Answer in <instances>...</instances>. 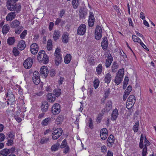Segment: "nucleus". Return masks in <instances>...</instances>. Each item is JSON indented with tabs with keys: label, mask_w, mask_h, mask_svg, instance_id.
Masks as SVG:
<instances>
[{
	"label": "nucleus",
	"mask_w": 156,
	"mask_h": 156,
	"mask_svg": "<svg viewBox=\"0 0 156 156\" xmlns=\"http://www.w3.org/2000/svg\"><path fill=\"white\" fill-rule=\"evenodd\" d=\"M6 6L9 10L11 11H16L17 13L20 12L21 8L20 5L16 4V2L12 0H8Z\"/></svg>",
	"instance_id": "f257e3e1"
},
{
	"label": "nucleus",
	"mask_w": 156,
	"mask_h": 156,
	"mask_svg": "<svg viewBox=\"0 0 156 156\" xmlns=\"http://www.w3.org/2000/svg\"><path fill=\"white\" fill-rule=\"evenodd\" d=\"M37 60L39 62L43 61V63L46 64L49 62V58L48 55H46L45 52L44 51L41 50L38 53L37 56Z\"/></svg>",
	"instance_id": "f03ea898"
},
{
	"label": "nucleus",
	"mask_w": 156,
	"mask_h": 156,
	"mask_svg": "<svg viewBox=\"0 0 156 156\" xmlns=\"http://www.w3.org/2000/svg\"><path fill=\"white\" fill-rule=\"evenodd\" d=\"M124 69L123 68L120 69L116 73L114 80V82L117 85H119L122 82L124 75Z\"/></svg>",
	"instance_id": "7ed1b4c3"
},
{
	"label": "nucleus",
	"mask_w": 156,
	"mask_h": 156,
	"mask_svg": "<svg viewBox=\"0 0 156 156\" xmlns=\"http://www.w3.org/2000/svg\"><path fill=\"white\" fill-rule=\"evenodd\" d=\"M62 130L60 128L55 129L51 135L52 139L54 140H57L62 135Z\"/></svg>",
	"instance_id": "20e7f679"
},
{
	"label": "nucleus",
	"mask_w": 156,
	"mask_h": 156,
	"mask_svg": "<svg viewBox=\"0 0 156 156\" xmlns=\"http://www.w3.org/2000/svg\"><path fill=\"white\" fill-rule=\"evenodd\" d=\"M94 34L96 39L99 40L101 38L102 34V30L101 27L100 26H97L95 28Z\"/></svg>",
	"instance_id": "39448f33"
},
{
	"label": "nucleus",
	"mask_w": 156,
	"mask_h": 156,
	"mask_svg": "<svg viewBox=\"0 0 156 156\" xmlns=\"http://www.w3.org/2000/svg\"><path fill=\"white\" fill-rule=\"evenodd\" d=\"M6 97L8 98V100L10 103V104H11V105L14 104L15 97L11 90H8L6 94Z\"/></svg>",
	"instance_id": "423d86ee"
},
{
	"label": "nucleus",
	"mask_w": 156,
	"mask_h": 156,
	"mask_svg": "<svg viewBox=\"0 0 156 156\" xmlns=\"http://www.w3.org/2000/svg\"><path fill=\"white\" fill-rule=\"evenodd\" d=\"M33 81L34 83L36 85L38 84L40 82L39 74L38 72L35 71L33 73L32 77Z\"/></svg>",
	"instance_id": "0eeeda50"
},
{
	"label": "nucleus",
	"mask_w": 156,
	"mask_h": 156,
	"mask_svg": "<svg viewBox=\"0 0 156 156\" xmlns=\"http://www.w3.org/2000/svg\"><path fill=\"white\" fill-rule=\"evenodd\" d=\"M33 63V59L31 58H28L24 61L23 65L25 68L29 69L31 67Z\"/></svg>",
	"instance_id": "6e6552de"
},
{
	"label": "nucleus",
	"mask_w": 156,
	"mask_h": 156,
	"mask_svg": "<svg viewBox=\"0 0 156 156\" xmlns=\"http://www.w3.org/2000/svg\"><path fill=\"white\" fill-rule=\"evenodd\" d=\"M60 106L58 103H55L52 107L51 111L54 115L58 114L60 112Z\"/></svg>",
	"instance_id": "1a4fd4ad"
},
{
	"label": "nucleus",
	"mask_w": 156,
	"mask_h": 156,
	"mask_svg": "<svg viewBox=\"0 0 156 156\" xmlns=\"http://www.w3.org/2000/svg\"><path fill=\"white\" fill-rule=\"evenodd\" d=\"M86 30V26L85 24H82L79 27L77 33L79 35H83L85 33Z\"/></svg>",
	"instance_id": "9d476101"
},
{
	"label": "nucleus",
	"mask_w": 156,
	"mask_h": 156,
	"mask_svg": "<svg viewBox=\"0 0 156 156\" xmlns=\"http://www.w3.org/2000/svg\"><path fill=\"white\" fill-rule=\"evenodd\" d=\"M40 73L45 78L46 77L48 73V67L45 66H42L40 70Z\"/></svg>",
	"instance_id": "9b49d317"
},
{
	"label": "nucleus",
	"mask_w": 156,
	"mask_h": 156,
	"mask_svg": "<svg viewBox=\"0 0 156 156\" xmlns=\"http://www.w3.org/2000/svg\"><path fill=\"white\" fill-rule=\"evenodd\" d=\"M30 51L33 54H36L38 50V46L36 43H33L30 46Z\"/></svg>",
	"instance_id": "f8f14e48"
},
{
	"label": "nucleus",
	"mask_w": 156,
	"mask_h": 156,
	"mask_svg": "<svg viewBox=\"0 0 156 156\" xmlns=\"http://www.w3.org/2000/svg\"><path fill=\"white\" fill-rule=\"evenodd\" d=\"M16 15V13L15 12L9 13L6 16V20L7 21H11L15 18Z\"/></svg>",
	"instance_id": "ddd939ff"
},
{
	"label": "nucleus",
	"mask_w": 156,
	"mask_h": 156,
	"mask_svg": "<svg viewBox=\"0 0 156 156\" xmlns=\"http://www.w3.org/2000/svg\"><path fill=\"white\" fill-rule=\"evenodd\" d=\"M114 142V139L113 135H111L108 137L107 142V145L111 147L112 146Z\"/></svg>",
	"instance_id": "4468645a"
},
{
	"label": "nucleus",
	"mask_w": 156,
	"mask_h": 156,
	"mask_svg": "<svg viewBox=\"0 0 156 156\" xmlns=\"http://www.w3.org/2000/svg\"><path fill=\"white\" fill-rule=\"evenodd\" d=\"M113 61V58L111 54H109L107 58L106 61L105 66L107 68H108L110 66Z\"/></svg>",
	"instance_id": "2eb2a0df"
},
{
	"label": "nucleus",
	"mask_w": 156,
	"mask_h": 156,
	"mask_svg": "<svg viewBox=\"0 0 156 156\" xmlns=\"http://www.w3.org/2000/svg\"><path fill=\"white\" fill-rule=\"evenodd\" d=\"M101 44L102 48L104 50H106L107 49L108 46V43L107 37H104L103 38Z\"/></svg>",
	"instance_id": "dca6fc26"
},
{
	"label": "nucleus",
	"mask_w": 156,
	"mask_h": 156,
	"mask_svg": "<svg viewBox=\"0 0 156 156\" xmlns=\"http://www.w3.org/2000/svg\"><path fill=\"white\" fill-rule=\"evenodd\" d=\"M119 113L118 109L115 108L112 112L111 114V120H115L118 117Z\"/></svg>",
	"instance_id": "f3484780"
},
{
	"label": "nucleus",
	"mask_w": 156,
	"mask_h": 156,
	"mask_svg": "<svg viewBox=\"0 0 156 156\" xmlns=\"http://www.w3.org/2000/svg\"><path fill=\"white\" fill-rule=\"evenodd\" d=\"M26 45L24 41L21 40L19 42L17 45V47L20 50H23L24 49Z\"/></svg>",
	"instance_id": "a211bd4d"
},
{
	"label": "nucleus",
	"mask_w": 156,
	"mask_h": 156,
	"mask_svg": "<svg viewBox=\"0 0 156 156\" xmlns=\"http://www.w3.org/2000/svg\"><path fill=\"white\" fill-rule=\"evenodd\" d=\"M69 35L67 33H65L63 34L62 37V41L63 43H66L69 42Z\"/></svg>",
	"instance_id": "6ab92c4d"
},
{
	"label": "nucleus",
	"mask_w": 156,
	"mask_h": 156,
	"mask_svg": "<svg viewBox=\"0 0 156 156\" xmlns=\"http://www.w3.org/2000/svg\"><path fill=\"white\" fill-rule=\"evenodd\" d=\"M48 105L47 102H43L41 106L42 111L44 112H46L48 109Z\"/></svg>",
	"instance_id": "aec40b11"
},
{
	"label": "nucleus",
	"mask_w": 156,
	"mask_h": 156,
	"mask_svg": "<svg viewBox=\"0 0 156 156\" xmlns=\"http://www.w3.org/2000/svg\"><path fill=\"white\" fill-rule=\"evenodd\" d=\"M60 32L58 30H55L54 31L53 35V38L55 41L58 39L60 36Z\"/></svg>",
	"instance_id": "412c9836"
},
{
	"label": "nucleus",
	"mask_w": 156,
	"mask_h": 156,
	"mask_svg": "<svg viewBox=\"0 0 156 156\" xmlns=\"http://www.w3.org/2000/svg\"><path fill=\"white\" fill-rule=\"evenodd\" d=\"M47 98L48 101L50 102L54 101L56 99L54 94L51 93H49L48 94Z\"/></svg>",
	"instance_id": "4be33fe9"
},
{
	"label": "nucleus",
	"mask_w": 156,
	"mask_h": 156,
	"mask_svg": "<svg viewBox=\"0 0 156 156\" xmlns=\"http://www.w3.org/2000/svg\"><path fill=\"white\" fill-rule=\"evenodd\" d=\"M112 80V76L110 73H108L106 74L105 78V82L107 84H108Z\"/></svg>",
	"instance_id": "5701e85b"
},
{
	"label": "nucleus",
	"mask_w": 156,
	"mask_h": 156,
	"mask_svg": "<svg viewBox=\"0 0 156 156\" xmlns=\"http://www.w3.org/2000/svg\"><path fill=\"white\" fill-rule=\"evenodd\" d=\"M9 27L8 25H4L2 28V32L4 34H6L9 31Z\"/></svg>",
	"instance_id": "b1692460"
},
{
	"label": "nucleus",
	"mask_w": 156,
	"mask_h": 156,
	"mask_svg": "<svg viewBox=\"0 0 156 156\" xmlns=\"http://www.w3.org/2000/svg\"><path fill=\"white\" fill-rule=\"evenodd\" d=\"M112 108V103L111 101L107 102L106 105L105 110L107 112H109Z\"/></svg>",
	"instance_id": "393cba45"
},
{
	"label": "nucleus",
	"mask_w": 156,
	"mask_h": 156,
	"mask_svg": "<svg viewBox=\"0 0 156 156\" xmlns=\"http://www.w3.org/2000/svg\"><path fill=\"white\" fill-rule=\"evenodd\" d=\"M20 22L16 20L12 21L11 24V27L13 28H16L19 26Z\"/></svg>",
	"instance_id": "a878e982"
},
{
	"label": "nucleus",
	"mask_w": 156,
	"mask_h": 156,
	"mask_svg": "<svg viewBox=\"0 0 156 156\" xmlns=\"http://www.w3.org/2000/svg\"><path fill=\"white\" fill-rule=\"evenodd\" d=\"M119 67L118 64L115 62H114L111 67L112 72L115 73L117 71Z\"/></svg>",
	"instance_id": "bb28decb"
},
{
	"label": "nucleus",
	"mask_w": 156,
	"mask_h": 156,
	"mask_svg": "<svg viewBox=\"0 0 156 156\" xmlns=\"http://www.w3.org/2000/svg\"><path fill=\"white\" fill-rule=\"evenodd\" d=\"M51 119L50 118H47L43 120L41 122L43 126H46L51 121Z\"/></svg>",
	"instance_id": "cd10ccee"
},
{
	"label": "nucleus",
	"mask_w": 156,
	"mask_h": 156,
	"mask_svg": "<svg viewBox=\"0 0 156 156\" xmlns=\"http://www.w3.org/2000/svg\"><path fill=\"white\" fill-rule=\"evenodd\" d=\"M9 149H4L1 151L0 154L4 156H6L10 153Z\"/></svg>",
	"instance_id": "c85d7f7f"
},
{
	"label": "nucleus",
	"mask_w": 156,
	"mask_h": 156,
	"mask_svg": "<svg viewBox=\"0 0 156 156\" xmlns=\"http://www.w3.org/2000/svg\"><path fill=\"white\" fill-rule=\"evenodd\" d=\"M15 39L14 37H9L7 40L8 44L9 45H13L15 43Z\"/></svg>",
	"instance_id": "c756f323"
},
{
	"label": "nucleus",
	"mask_w": 156,
	"mask_h": 156,
	"mask_svg": "<svg viewBox=\"0 0 156 156\" xmlns=\"http://www.w3.org/2000/svg\"><path fill=\"white\" fill-rule=\"evenodd\" d=\"M47 48L48 51L51 50L52 48V43L51 39L49 40L47 42Z\"/></svg>",
	"instance_id": "7c9ffc66"
},
{
	"label": "nucleus",
	"mask_w": 156,
	"mask_h": 156,
	"mask_svg": "<svg viewBox=\"0 0 156 156\" xmlns=\"http://www.w3.org/2000/svg\"><path fill=\"white\" fill-rule=\"evenodd\" d=\"M71 60V56L70 54H67L65 57L64 62L66 64L69 63Z\"/></svg>",
	"instance_id": "2f4dec72"
},
{
	"label": "nucleus",
	"mask_w": 156,
	"mask_h": 156,
	"mask_svg": "<svg viewBox=\"0 0 156 156\" xmlns=\"http://www.w3.org/2000/svg\"><path fill=\"white\" fill-rule=\"evenodd\" d=\"M49 140V138L47 137H43L41 139L40 141V143L42 144H46Z\"/></svg>",
	"instance_id": "473e14b6"
},
{
	"label": "nucleus",
	"mask_w": 156,
	"mask_h": 156,
	"mask_svg": "<svg viewBox=\"0 0 156 156\" xmlns=\"http://www.w3.org/2000/svg\"><path fill=\"white\" fill-rule=\"evenodd\" d=\"M88 61L90 65H94L95 62V59L94 57H91L88 58Z\"/></svg>",
	"instance_id": "72a5a7b5"
},
{
	"label": "nucleus",
	"mask_w": 156,
	"mask_h": 156,
	"mask_svg": "<svg viewBox=\"0 0 156 156\" xmlns=\"http://www.w3.org/2000/svg\"><path fill=\"white\" fill-rule=\"evenodd\" d=\"M102 70V65L101 64H99L97 67L96 71L98 74L101 73Z\"/></svg>",
	"instance_id": "f704fd0d"
},
{
	"label": "nucleus",
	"mask_w": 156,
	"mask_h": 156,
	"mask_svg": "<svg viewBox=\"0 0 156 156\" xmlns=\"http://www.w3.org/2000/svg\"><path fill=\"white\" fill-rule=\"evenodd\" d=\"M127 101L135 103L136 100L134 96L133 95H130L128 98Z\"/></svg>",
	"instance_id": "c9c22d12"
},
{
	"label": "nucleus",
	"mask_w": 156,
	"mask_h": 156,
	"mask_svg": "<svg viewBox=\"0 0 156 156\" xmlns=\"http://www.w3.org/2000/svg\"><path fill=\"white\" fill-rule=\"evenodd\" d=\"M62 58L60 56H56L55 58V64L57 66H58V64L61 62Z\"/></svg>",
	"instance_id": "e433bc0d"
},
{
	"label": "nucleus",
	"mask_w": 156,
	"mask_h": 156,
	"mask_svg": "<svg viewBox=\"0 0 156 156\" xmlns=\"http://www.w3.org/2000/svg\"><path fill=\"white\" fill-rule=\"evenodd\" d=\"M54 93L53 94L55 95L57 97H59L61 94V89H55L54 90Z\"/></svg>",
	"instance_id": "4c0bfd02"
},
{
	"label": "nucleus",
	"mask_w": 156,
	"mask_h": 156,
	"mask_svg": "<svg viewBox=\"0 0 156 156\" xmlns=\"http://www.w3.org/2000/svg\"><path fill=\"white\" fill-rule=\"evenodd\" d=\"M139 126V122H136L133 127V130L135 132H137L138 131Z\"/></svg>",
	"instance_id": "58836bf2"
},
{
	"label": "nucleus",
	"mask_w": 156,
	"mask_h": 156,
	"mask_svg": "<svg viewBox=\"0 0 156 156\" xmlns=\"http://www.w3.org/2000/svg\"><path fill=\"white\" fill-rule=\"evenodd\" d=\"M134 103L127 101L126 103V107L128 109H131L133 106Z\"/></svg>",
	"instance_id": "ea45409f"
},
{
	"label": "nucleus",
	"mask_w": 156,
	"mask_h": 156,
	"mask_svg": "<svg viewBox=\"0 0 156 156\" xmlns=\"http://www.w3.org/2000/svg\"><path fill=\"white\" fill-rule=\"evenodd\" d=\"M100 82L98 79H95L94 82V87L95 89L97 88L99 85Z\"/></svg>",
	"instance_id": "a19ab883"
},
{
	"label": "nucleus",
	"mask_w": 156,
	"mask_h": 156,
	"mask_svg": "<svg viewBox=\"0 0 156 156\" xmlns=\"http://www.w3.org/2000/svg\"><path fill=\"white\" fill-rule=\"evenodd\" d=\"M59 145L58 144H56L54 145H53L51 147V151H55L56 150H57L59 147Z\"/></svg>",
	"instance_id": "79ce46f5"
},
{
	"label": "nucleus",
	"mask_w": 156,
	"mask_h": 156,
	"mask_svg": "<svg viewBox=\"0 0 156 156\" xmlns=\"http://www.w3.org/2000/svg\"><path fill=\"white\" fill-rule=\"evenodd\" d=\"M132 38L133 41L135 42L139 43L141 41L139 37L135 35H133Z\"/></svg>",
	"instance_id": "37998d69"
},
{
	"label": "nucleus",
	"mask_w": 156,
	"mask_h": 156,
	"mask_svg": "<svg viewBox=\"0 0 156 156\" xmlns=\"http://www.w3.org/2000/svg\"><path fill=\"white\" fill-rule=\"evenodd\" d=\"M12 52L14 55L15 56H18L20 54V52L18 49L16 48H14L12 50Z\"/></svg>",
	"instance_id": "c03bdc74"
},
{
	"label": "nucleus",
	"mask_w": 156,
	"mask_h": 156,
	"mask_svg": "<svg viewBox=\"0 0 156 156\" xmlns=\"http://www.w3.org/2000/svg\"><path fill=\"white\" fill-rule=\"evenodd\" d=\"M23 27L22 26L19 27V29L17 28L15 30V33L17 34H19L23 30Z\"/></svg>",
	"instance_id": "a18cd8bd"
},
{
	"label": "nucleus",
	"mask_w": 156,
	"mask_h": 156,
	"mask_svg": "<svg viewBox=\"0 0 156 156\" xmlns=\"http://www.w3.org/2000/svg\"><path fill=\"white\" fill-rule=\"evenodd\" d=\"M144 140L145 145L144 147H147V146H149L150 144V142L148 140L145 136L144 137Z\"/></svg>",
	"instance_id": "49530a36"
},
{
	"label": "nucleus",
	"mask_w": 156,
	"mask_h": 156,
	"mask_svg": "<svg viewBox=\"0 0 156 156\" xmlns=\"http://www.w3.org/2000/svg\"><path fill=\"white\" fill-rule=\"evenodd\" d=\"M27 32L26 30H25L24 31H23V32L20 35V37L22 39H23L27 35Z\"/></svg>",
	"instance_id": "de8ad7c7"
},
{
	"label": "nucleus",
	"mask_w": 156,
	"mask_h": 156,
	"mask_svg": "<svg viewBox=\"0 0 156 156\" xmlns=\"http://www.w3.org/2000/svg\"><path fill=\"white\" fill-rule=\"evenodd\" d=\"M15 133L13 131H11L8 133L9 137L12 139H14Z\"/></svg>",
	"instance_id": "09e8293b"
},
{
	"label": "nucleus",
	"mask_w": 156,
	"mask_h": 156,
	"mask_svg": "<svg viewBox=\"0 0 156 156\" xmlns=\"http://www.w3.org/2000/svg\"><path fill=\"white\" fill-rule=\"evenodd\" d=\"M91 20H94L95 18L94 13L91 12H89V19Z\"/></svg>",
	"instance_id": "8fccbe9b"
},
{
	"label": "nucleus",
	"mask_w": 156,
	"mask_h": 156,
	"mask_svg": "<svg viewBox=\"0 0 156 156\" xmlns=\"http://www.w3.org/2000/svg\"><path fill=\"white\" fill-rule=\"evenodd\" d=\"M72 4L73 6V8L75 9H76L79 5V2L73 1L72 2Z\"/></svg>",
	"instance_id": "3c124183"
},
{
	"label": "nucleus",
	"mask_w": 156,
	"mask_h": 156,
	"mask_svg": "<svg viewBox=\"0 0 156 156\" xmlns=\"http://www.w3.org/2000/svg\"><path fill=\"white\" fill-rule=\"evenodd\" d=\"M131 90L132 87L131 86L129 85L127 87V88L126 90L124 92L126 93H127L128 94H129L131 91Z\"/></svg>",
	"instance_id": "603ef678"
},
{
	"label": "nucleus",
	"mask_w": 156,
	"mask_h": 156,
	"mask_svg": "<svg viewBox=\"0 0 156 156\" xmlns=\"http://www.w3.org/2000/svg\"><path fill=\"white\" fill-rule=\"evenodd\" d=\"M110 89L109 88L107 90H106L105 91L104 93L105 96H104V97L105 99H106L108 97V96L109 95V94L110 93Z\"/></svg>",
	"instance_id": "864d4df0"
},
{
	"label": "nucleus",
	"mask_w": 156,
	"mask_h": 156,
	"mask_svg": "<svg viewBox=\"0 0 156 156\" xmlns=\"http://www.w3.org/2000/svg\"><path fill=\"white\" fill-rule=\"evenodd\" d=\"M147 147H144L143 149L142 152V156H145L147 154Z\"/></svg>",
	"instance_id": "5fc2aeb1"
},
{
	"label": "nucleus",
	"mask_w": 156,
	"mask_h": 156,
	"mask_svg": "<svg viewBox=\"0 0 156 156\" xmlns=\"http://www.w3.org/2000/svg\"><path fill=\"white\" fill-rule=\"evenodd\" d=\"M67 143L66 140V139H64L62 142V144L61 145V148H65L66 147Z\"/></svg>",
	"instance_id": "6e6d98bb"
},
{
	"label": "nucleus",
	"mask_w": 156,
	"mask_h": 156,
	"mask_svg": "<svg viewBox=\"0 0 156 156\" xmlns=\"http://www.w3.org/2000/svg\"><path fill=\"white\" fill-rule=\"evenodd\" d=\"M94 20H88V24L90 27H92L94 25Z\"/></svg>",
	"instance_id": "4d7b16f0"
},
{
	"label": "nucleus",
	"mask_w": 156,
	"mask_h": 156,
	"mask_svg": "<svg viewBox=\"0 0 156 156\" xmlns=\"http://www.w3.org/2000/svg\"><path fill=\"white\" fill-rule=\"evenodd\" d=\"M107 150L106 146L105 145L102 146L101 148V151L104 153H105L106 152Z\"/></svg>",
	"instance_id": "13d9d810"
},
{
	"label": "nucleus",
	"mask_w": 156,
	"mask_h": 156,
	"mask_svg": "<svg viewBox=\"0 0 156 156\" xmlns=\"http://www.w3.org/2000/svg\"><path fill=\"white\" fill-rule=\"evenodd\" d=\"M55 70L54 69H51L50 72V75L51 77H53L55 76Z\"/></svg>",
	"instance_id": "bf43d9fd"
},
{
	"label": "nucleus",
	"mask_w": 156,
	"mask_h": 156,
	"mask_svg": "<svg viewBox=\"0 0 156 156\" xmlns=\"http://www.w3.org/2000/svg\"><path fill=\"white\" fill-rule=\"evenodd\" d=\"M60 52V48H57L55 50V56H60L59 53Z\"/></svg>",
	"instance_id": "052dcab7"
},
{
	"label": "nucleus",
	"mask_w": 156,
	"mask_h": 156,
	"mask_svg": "<svg viewBox=\"0 0 156 156\" xmlns=\"http://www.w3.org/2000/svg\"><path fill=\"white\" fill-rule=\"evenodd\" d=\"M100 136L101 139L103 140H105L108 136V134H100Z\"/></svg>",
	"instance_id": "680f3d73"
},
{
	"label": "nucleus",
	"mask_w": 156,
	"mask_h": 156,
	"mask_svg": "<svg viewBox=\"0 0 156 156\" xmlns=\"http://www.w3.org/2000/svg\"><path fill=\"white\" fill-rule=\"evenodd\" d=\"M5 136L3 133H0V141H3L5 138Z\"/></svg>",
	"instance_id": "e2e57ef3"
},
{
	"label": "nucleus",
	"mask_w": 156,
	"mask_h": 156,
	"mask_svg": "<svg viewBox=\"0 0 156 156\" xmlns=\"http://www.w3.org/2000/svg\"><path fill=\"white\" fill-rule=\"evenodd\" d=\"M13 139H11L8 140V143H7V144L8 146L12 145L13 144Z\"/></svg>",
	"instance_id": "0e129e2a"
},
{
	"label": "nucleus",
	"mask_w": 156,
	"mask_h": 156,
	"mask_svg": "<svg viewBox=\"0 0 156 156\" xmlns=\"http://www.w3.org/2000/svg\"><path fill=\"white\" fill-rule=\"evenodd\" d=\"M65 13V11L64 9H62L61 10L59 13V17L61 18H62L63 15H64Z\"/></svg>",
	"instance_id": "69168bd1"
},
{
	"label": "nucleus",
	"mask_w": 156,
	"mask_h": 156,
	"mask_svg": "<svg viewBox=\"0 0 156 156\" xmlns=\"http://www.w3.org/2000/svg\"><path fill=\"white\" fill-rule=\"evenodd\" d=\"M107 129L106 128H103L101 131L100 134H108Z\"/></svg>",
	"instance_id": "338daca9"
},
{
	"label": "nucleus",
	"mask_w": 156,
	"mask_h": 156,
	"mask_svg": "<svg viewBox=\"0 0 156 156\" xmlns=\"http://www.w3.org/2000/svg\"><path fill=\"white\" fill-rule=\"evenodd\" d=\"M79 15L80 18L83 19L84 18L85 16L86 15V14L84 12H80V11Z\"/></svg>",
	"instance_id": "774afa93"
}]
</instances>
